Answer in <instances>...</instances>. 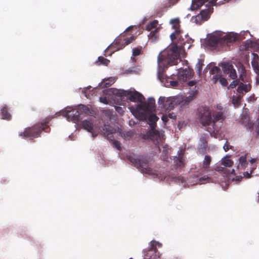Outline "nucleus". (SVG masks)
Masks as SVG:
<instances>
[{
    "instance_id": "nucleus-1",
    "label": "nucleus",
    "mask_w": 259,
    "mask_h": 259,
    "mask_svg": "<svg viewBox=\"0 0 259 259\" xmlns=\"http://www.w3.org/2000/svg\"><path fill=\"white\" fill-rule=\"evenodd\" d=\"M127 95L128 99L131 101L140 102L133 113L135 117L139 120H146L147 113L151 112L155 108V99L153 98H149L147 102L143 101L145 100L144 97L137 91L130 92L127 93Z\"/></svg>"
},
{
    "instance_id": "nucleus-2",
    "label": "nucleus",
    "mask_w": 259,
    "mask_h": 259,
    "mask_svg": "<svg viewBox=\"0 0 259 259\" xmlns=\"http://www.w3.org/2000/svg\"><path fill=\"white\" fill-rule=\"evenodd\" d=\"M235 40V37L231 34L225 35L222 37L212 35L208 37L207 45L217 51H224L227 50L229 44Z\"/></svg>"
},
{
    "instance_id": "nucleus-3",
    "label": "nucleus",
    "mask_w": 259,
    "mask_h": 259,
    "mask_svg": "<svg viewBox=\"0 0 259 259\" xmlns=\"http://www.w3.org/2000/svg\"><path fill=\"white\" fill-rule=\"evenodd\" d=\"M179 49L176 45H172L170 48L161 52L158 57V63L159 66L163 61H165L169 65H175L178 64L180 59Z\"/></svg>"
},
{
    "instance_id": "nucleus-4",
    "label": "nucleus",
    "mask_w": 259,
    "mask_h": 259,
    "mask_svg": "<svg viewBox=\"0 0 259 259\" xmlns=\"http://www.w3.org/2000/svg\"><path fill=\"white\" fill-rule=\"evenodd\" d=\"M50 119V117H47L42 122H38L31 127L26 128L23 132L19 134V136L24 138L33 139L39 137L42 131L49 132L50 128L48 124Z\"/></svg>"
},
{
    "instance_id": "nucleus-5",
    "label": "nucleus",
    "mask_w": 259,
    "mask_h": 259,
    "mask_svg": "<svg viewBox=\"0 0 259 259\" xmlns=\"http://www.w3.org/2000/svg\"><path fill=\"white\" fill-rule=\"evenodd\" d=\"M129 161L137 168L140 169L141 172L154 175V172L153 169L149 166V159L143 156H136L135 155H130L127 156Z\"/></svg>"
},
{
    "instance_id": "nucleus-6",
    "label": "nucleus",
    "mask_w": 259,
    "mask_h": 259,
    "mask_svg": "<svg viewBox=\"0 0 259 259\" xmlns=\"http://www.w3.org/2000/svg\"><path fill=\"white\" fill-rule=\"evenodd\" d=\"M135 39L133 36L130 37L122 38L120 37L114 41V42L110 45L105 51V56H111L115 52L123 49L126 46L130 44Z\"/></svg>"
},
{
    "instance_id": "nucleus-7",
    "label": "nucleus",
    "mask_w": 259,
    "mask_h": 259,
    "mask_svg": "<svg viewBox=\"0 0 259 259\" xmlns=\"http://www.w3.org/2000/svg\"><path fill=\"white\" fill-rule=\"evenodd\" d=\"M212 10L213 8L209 6L207 9L201 10L197 15L193 16L191 21L196 24H201L209 18L210 14L212 13Z\"/></svg>"
},
{
    "instance_id": "nucleus-8",
    "label": "nucleus",
    "mask_w": 259,
    "mask_h": 259,
    "mask_svg": "<svg viewBox=\"0 0 259 259\" xmlns=\"http://www.w3.org/2000/svg\"><path fill=\"white\" fill-rule=\"evenodd\" d=\"M200 121L203 125L212 123L211 112L207 107H202L199 110Z\"/></svg>"
},
{
    "instance_id": "nucleus-9",
    "label": "nucleus",
    "mask_w": 259,
    "mask_h": 259,
    "mask_svg": "<svg viewBox=\"0 0 259 259\" xmlns=\"http://www.w3.org/2000/svg\"><path fill=\"white\" fill-rule=\"evenodd\" d=\"M158 104L161 108H163L166 110H171L173 109L176 105L175 99L164 97H160L158 100Z\"/></svg>"
},
{
    "instance_id": "nucleus-10",
    "label": "nucleus",
    "mask_w": 259,
    "mask_h": 259,
    "mask_svg": "<svg viewBox=\"0 0 259 259\" xmlns=\"http://www.w3.org/2000/svg\"><path fill=\"white\" fill-rule=\"evenodd\" d=\"M151 138L155 143V145L157 146L159 150H160L159 144L163 143L165 140V136L163 131H159L154 128L151 129L150 132Z\"/></svg>"
},
{
    "instance_id": "nucleus-11",
    "label": "nucleus",
    "mask_w": 259,
    "mask_h": 259,
    "mask_svg": "<svg viewBox=\"0 0 259 259\" xmlns=\"http://www.w3.org/2000/svg\"><path fill=\"white\" fill-rule=\"evenodd\" d=\"M63 114L69 121H72L74 123H77L81 119L79 111L77 109L66 110L63 112Z\"/></svg>"
},
{
    "instance_id": "nucleus-12",
    "label": "nucleus",
    "mask_w": 259,
    "mask_h": 259,
    "mask_svg": "<svg viewBox=\"0 0 259 259\" xmlns=\"http://www.w3.org/2000/svg\"><path fill=\"white\" fill-rule=\"evenodd\" d=\"M222 67L224 73L226 74H229L231 78L232 79L237 78V75L236 71L232 64L229 63H222Z\"/></svg>"
},
{
    "instance_id": "nucleus-13",
    "label": "nucleus",
    "mask_w": 259,
    "mask_h": 259,
    "mask_svg": "<svg viewBox=\"0 0 259 259\" xmlns=\"http://www.w3.org/2000/svg\"><path fill=\"white\" fill-rule=\"evenodd\" d=\"M193 74V69L189 68H186L179 71L178 78L179 81L185 82L191 78Z\"/></svg>"
},
{
    "instance_id": "nucleus-14",
    "label": "nucleus",
    "mask_w": 259,
    "mask_h": 259,
    "mask_svg": "<svg viewBox=\"0 0 259 259\" xmlns=\"http://www.w3.org/2000/svg\"><path fill=\"white\" fill-rule=\"evenodd\" d=\"M199 142L198 147V150L200 153L204 154L206 153L208 146L206 135H202L200 138Z\"/></svg>"
},
{
    "instance_id": "nucleus-15",
    "label": "nucleus",
    "mask_w": 259,
    "mask_h": 259,
    "mask_svg": "<svg viewBox=\"0 0 259 259\" xmlns=\"http://www.w3.org/2000/svg\"><path fill=\"white\" fill-rule=\"evenodd\" d=\"M103 132L109 140L113 138L112 134L115 132V129L110 125L104 124L102 128Z\"/></svg>"
},
{
    "instance_id": "nucleus-16",
    "label": "nucleus",
    "mask_w": 259,
    "mask_h": 259,
    "mask_svg": "<svg viewBox=\"0 0 259 259\" xmlns=\"http://www.w3.org/2000/svg\"><path fill=\"white\" fill-rule=\"evenodd\" d=\"M248 154H245L240 156L239 158V163L237 166L238 169H244L248 165V162L247 160Z\"/></svg>"
},
{
    "instance_id": "nucleus-17",
    "label": "nucleus",
    "mask_w": 259,
    "mask_h": 259,
    "mask_svg": "<svg viewBox=\"0 0 259 259\" xmlns=\"http://www.w3.org/2000/svg\"><path fill=\"white\" fill-rule=\"evenodd\" d=\"M213 119L212 118V123L213 126V131H217V128H216L215 125V123L219 120H223L225 118V116L224 115V113L219 111L213 115Z\"/></svg>"
},
{
    "instance_id": "nucleus-18",
    "label": "nucleus",
    "mask_w": 259,
    "mask_h": 259,
    "mask_svg": "<svg viewBox=\"0 0 259 259\" xmlns=\"http://www.w3.org/2000/svg\"><path fill=\"white\" fill-rule=\"evenodd\" d=\"M184 153L181 151L180 153H179L178 156H176L174 158V163L176 167H181L184 166Z\"/></svg>"
},
{
    "instance_id": "nucleus-19",
    "label": "nucleus",
    "mask_w": 259,
    "mask_h": 259,
    "mask_svg": "<svg viewBox=\"0 0 259 259\" xmlns=\"http://www.w3.org/2000/svg\"><path fill=\"white\" fill-rule=\"evenodd\" d=\"M257 160V159L256 158H251L249 160L250 163V172H248L247 171L243 172L244 177H245L246 178H250L251 177V174L257 166L256 163Z\"/></svg>"
},
{
    "instance_id": "nucleus-20",
    "label": "nucleus",
    "mask_w": 259,
    "mask_h": 259,
    "mask_svg": "<svg viewBox=\"0 0 259 259\" xmlns=\"http://www.w3.org/2000/svg\"><path fill=\"white\" fill-rule=\"evenodd\" d=\"M82 127L89 132H92L93 130L94 122L93 120L91 119L84 120L81 123Z\"/></svg>"
},
{
    "instance_id": "nucleus-21",
    "label": "nucleus",
    "mask_w": 259,
    "mask_h": 259,
    "mask_svg": "<svg viewBox=\"0 0 259 259\" xmlns=\"http://www.w3.org/2000/svg\"><path fill=\"white\" fill-rule=\"evenodd\" d=\"M155 110V109L153 110V111ZM153 111V110L151 111V112ZM151 113V112H150ZM150 112L147 113V116L148 114H149ZM148 118L149 124H150L151 129L154 128V127L156 126V123L157 121L159 119V118L155 115V114H150L148 117L147 116L146 119Z\"/></svg>"
},
{
    "instance_id": "nucleus-22",
    "label": "nucleus",
    "mask_w": 259,
    "mask_h": 259,
    "mask_svg": "<svg viewBox=\"0 0 259 259\" xmlns=\"http://www.w3.org/2000/svg\"><path fill=\"white\" fill-rule=\"evenodd\" d=\"M251 85L249 84H244L242 82H240L237 88V92L240 94H243V92L245 93L248 92L250 91Z\"/></svg>"
},
{
    "instance_id": "nucleus-23",
    "label": "nucleus",
    "mask_w": 259,
    "mask_h": 259,
    "mask_svg": "<svg viewBox=\"0 0 259 259\" xmlns=\"http://www.w3.org/2000/svg\"><path fill=\"white\" fill-rule=\"evenodd\" d=\"M205 2H206L205 0H192L191 9L192 10H197Z\"/></svg>"
},
{
    "instance_id": "nucleus-24",
    "label": "nucleus",
    "mask_w": 259,
    "mask_h": 259,
    "mask_svg": "<svg viewBox=\"0 0 259 259\" xmlns=\"http://www.w3.org/2000/svg\"><path fill=\"white\" fill-rule=\"evenodd\" d=\"M211 161V157L209 155H205L202 165V168L204 169V171H207L209 168Z\"/></svg>"
},
{
    "instance_id": "nucleus-25",
    "label": "nucleus",
    "mask_w": 259,
    "mask_h": 259,
    "mask_svg": "<svg viewBox=\"0 0 259 259\" xmlns=\"http://www.w3.org/2000/svg\"><path fill=\"white\" fill-rule=\"evenodd\" d=\"M77 109L79 111L80 116L82 114H89L90 113V108L84 105L80 104L77 106Z\"/></svg>"
},
{
    "instance_id": "nucleus-26",
    "label": "nucleus",
    "mask_w": 259,
    "mask_h": 259,
    "mask_svg": "<svg viewBox=\"0 0 259 259\" xmlns=\"http://www.w3.org/2000/svg\"><path fill=\"white\" fill-rule=\"evenodd\" d=\"M170 23L172 25V27L173 29L177 31V32H182L181 30L180 29V21L179 19L176 18L174 19H171L170 21Z\"/></svg>"
},
{
    "instance_id": "nucleus-27",
    "label": "nucleus",
    "mask_w": 259,
    "mask_h": 259,
    "mask_svg": "<svg viewBox=\"0 0 259 259\" xmlns=\"http://www.w3.org/2000/svg\"><path fill=\"white\" fill-rule=\"evenodd\" d=\"M96 63L98 65H104L107 66L110 63V61L102 56H100L98 57V61Z\"/></svg>"
},
{
    "instance_id": "nucleus-28",
    "label": "nucleus",
    "mask_w": 259,
    "mask_h": 259,
    "mask_svg": "<svg viewBox=\"0 0 259 259\" xmlns=\"http://www.w3.org/2000/svg\"><path fill=\"white\" fill-rule=\"evenodd\" d=\"M2 117L4 119L10 120L11 118V115L8 112L7 108L4 107L1 110Z\"/></svg>"
},
{
    "instance_id": "nucleus-29",
    "label": "nucleus",
    "mask_w": 259,
    "mask_h": 259,
    "mask_svg": "<svg viewBox=\"0 0 259 259\" xmlns=\"http://www.w3.org/2000/svg\"><path fill=\"white\" fill-rule=\"evenodd\" d=\"M204 66L203 61L201 59H199L198 63L196 65V70L198 74L200 76L201 74L202 67Z\"/></svg>"
},
{
    "instance_id": "nucleus-30",
    "label": "nucleus",
    "mask_w": 259,
    "mask_h": 259,
    "mask_svg": "<svg viewBox=\"0 0 259 259\" xmlns=\"http://www.w3.org/2000/svg\"><path fill=\"white\" fill-rule=\"evenodd\" d=\"M134 136V133L131 131L123 132L121 134V137L125 140H129Z\"/></svg>"
},
{
    "instance_id": "nucleus-31",
    "label": "nucleus",
    "mask_w": 259,
    "mask_h": 259,
    "mask_svg": "<svg viewBox=\"0 0 259 259\" xmlns=\"http://www.w3.org/2000/svg\"><path fill=\"white\" fill-rule=\"evenodd\" d=\"M198 180V183L199 184H205L207 183H210L211 182V179L206 176H204L203 177H202L200 178Z\"/></svg>"
},
{
    "instance_id": "nucleus-32",
    "label": "nucleus",
    "mask_w": 259,
    "mask_h": 259,
    "mask_svg": "<svg viewBox=\"0 0 259 259\" xmlns=\"http://www.w3.org/2000/svg\"><path fill=\"white\" fill-rule=\"evenodd\" d=\"M158 21L156 20H153V21L150 22L147 25L146 29L148 31H150L152 29L156 27Z\"/></svg>"
},
{
    "instance_id": "nucleus-33",
    "label": "nucleus",
    "mask_w": 259,
    "mask_h": 259,
    "mask_svg": "<svg viewBox=\"0 0 259 259\" xmlns=\"http://www.w3.org/2000/svg\"><path fill=\"white\" fill-rule=\"evenodd\" d=\"M198 91L197 90L192 91V93L190 95L187 97L185 99V102H190L192 100L194 99L195 96L197 95Z\"/></svg>"
},
{
    "instance_id": "nucleus-34",
    "label": "nucleus",
    "mask_w": 259,
    "mask_h": 259,
    "mask_svg": "<svg viewBox=\"0 0 259 259\" xmlns=\"http://www.w3.org/2000/svg\"><path fill=\"white\" fill-rule=\"evenodd\" d=\"M241 97L240 96H233L232 97V103L234 106H239L241 103Z\"/></svg>"
},
{
    "instance_id": "nucleus-35",
    "label": "nucleus",
    "mask_w": 259,
    "mask_h": 259,
    "mask_svg": "<svg viewBox=\"0 0 259 259\" xmlns=\"http://www.w3.org/2000/svg\"><path fill=\"white\" fill-rule=\"evenodd\" d=\"M142 53V47L135 48L133 49L132 55L134 56H139Z\"/></svg>"
},
{
    "instance_id": "nucleus-36",
    "label": "nucleus",
    "mask_w": 259,
    "mask_h": 259,
    "mask_svg": "<svg viewBox=\"0 0 259 259\" xmlns=\"http://www.w3.org/2000/svg\"><path fill=\"white\" fill-rule=\"evenodd\" d=\"M222 164L226 167H231L233 164V162L231 159L226 158L222 161Z\"/></svg>"
},
{
    "instance_id": "nucleus-37",
    "label": "nucleus",
    "mask_w": 259,
    "mask_h": 259,
    "mask_svg": "<svg viewBox=\"0 0 259 259\" xmlns=\"http://www.w3.org/2000/svg\"><path fill=\"white\" fill-rule=\"evenodd\" d=\"M242 123L246 126L247 128L251 129L253 126V123L249 120V119L245 118L244 119H242Z\"/></svg>"
},
{
    "instance_id": "nucleus-38",
    "label": "nucleus",
    "mask_w": 259,
    "mask_h": 259,
    "mask_svg": "<svg viewBox=\"0 0 259 259\" xmlns=\"http://www.w3.org/2000/svg\"><path fill=\"white\" fill-rule=\"evenodd\" d=\"M181 33L182 32H177V31H175V32L172 33L170 35L171 39L173 41L177 38H180L182 37L181 35Z\"/></svg>"
},
{
    "instance_id": "nucleus-39",
    "label": "nucleus",
    "mask_w": 259,
    "mask_h": 259,
    "mask_svg": "<svg viewBox=\"0 0 259 259\" xmlns=\"http://www.w3.org/2000/svg\"><path fill=\"white\" fill-rule=\"evenodd\" d=\"M210 73L212 75L222 73L220 68L217 66H213L210 70Z\"/></svg>"
},
{
    "instance_id": "nucleus-40",
    "label": "nucleus",
    "mask_w": 259,
    "mask_h": 259,
    "mask_svg": "<svg viewBox=\"0 0 259 259\" xmlns=\"http://www.w3.org/2000/svg\"><path fill=\"white\" fill-rule=\"evenodd\" d=\"M112 93L113 94L116 95L117 96H118L119 97H122V96L126 95L125 92H124L123 91H120L119 90H115V89H114L113 90Z\"/></svg>"
},
{
    "instance_id": "nucleus-41",
    "label": "nucleus",
    "mask_w": 259,
    "mask_h": 259,
    "mask_svg": "<svg viewBox=\"0 0 259 259\" xmlns=\"http://www.w3.org/2000/svg\"><path fill=\"white\" fill-rule=\"evenodd\" d=\"M240 82H239V79H235L230 84L229 88L234 89L237 85H239Z\"/></svg>"
},
{
    "instance_id": "nucleus-42",
    "label": "nucleus",
    "mask_w": 259,
    "mask_h": 259,
    "mask_svg": "<svg viewBox=\"0 0 259 259\" xmlns=\"http://www.w3.org/2000/svg\"><path fill=\"white\" fill-rule=\"evenodd\" d=\"M222 77V73L213 75L212 80L213 83H215Z\"/></svg>"
},
{
    "instance_id": "nucleus-43",
    "label": "nucleus",
    "mask_w": 259,
    "mask_h": 259,
    "mask_svg": "<svg viewBox=\"0 0 259 259\" xmlns=\"http://www.w3.org/2000/svg\"><path fill=\"white\" fill-rule=\"evenodd\" d=\"M245 77H246V71H245L244 68H243L242 69V72H241V74L240 75L238 79H239V81L241 80L242 81H245L244 78Z\"/></svg>"
},
{
    "instance_id": "nucleus-44",
    "label": "nucleus",
    "mask_w": 259,
    "mask_h": 259,
    "mask_svg": "<svg viewBox=\"0 0 259 259\" xmlns=\"http://www.w3.org/2000/svg\"><path fill=\"white\" fill-rule=\"evenodd\" d=\"M157 32H158V29L156 28L154 30L151 31L149 36L151 37L152 38H153L154 39H156L157 37Z\"/></svg>"
},
{
    "instance_id": "nucleus-45",
    "label": "nucleus",
    "mask_w": 259,
    "mask_h": 259,
    "mask_svg": "<svg viewBox=\"0 0 259 259\" xmlns=\"http://www.w3.org/2000/svg\"><path fill=\"white\" fill-rule=\"evenodd\" d=\"M113 147L116 148L117 150L120 151L121 149V143L118 141H114L113 142Z\"/></svg>"
},
{
    "instance_id": "nucleus-46",
    "label": "nucleus",
    "mask_w": 259,
    "mask_h": 259,
    "mask_svg": "<svg viewBox=\"0 0 259 259\" xmlns=\"http://www.w3.org/2000/svg\"><path fill=\"white\" fill-rule=\"evenodd\" d=\"M252 66L254 72L258 71L259 70V64L257 62L254 61L252 62Z\"/></svg>"
},
{
    "instance_id": "nucleus-47",
    "label": "nucleus",
    "mask_w": 259,
    "mask_h": 259,
    "mask_svg": "<svg viewBox=\"0 0 259 259\" xmlns=\"http://www.w3.org/2000/svg\"><path fill=\"white\" fill-rule=\"evenodd\" d=\"M219 81L220 83L224 87H226L228 85V81L225 78L221 77Z\"/></svg>"
},
{
    "instance_id": "nucleus-48",
    "label": "nucleus",
    "mask_w": 259,
    "mask_h": 259,
    "mask_svg": "<svg viewBox=\"0 0 259 259\" xmlns=\"http://www.w3.org/2000/svg\"><path fill=\"white\" fill-rule=\"evenodd\" d=\"M163 153L165 154V157H167L168 155V148L167 145H165L163 147Z\"/></svg>"
},
{
    "instance_id": "nucleus-49",
    "label": "nucleus",
    "mask_w": 259,
    "mask_h": 259,
    "mask_svg": "<svg viewBox=\"0 0 259 259\" xmlns=\"http://www.w3.org/2000/svg\"><path fill=\"white\" fill-rule=\"evenodd\" d=\"M100 101L105 104H108V100L105 97H100Z\"/></svg>"
},
{
    "instance_id": "nucleus-50",
    "label": "nucleus",
    "mask_w": 259,
    "mask_h": 259,
    "mask_svg": "<svg viewBox=\"0 0 259 259\" xmlns=\"http://www.w3.org/2000/svg\"><path fill=\"white\" fill-rule=\"evenodd\" d=\"M170 85L174 88L177 87L178 85V81L175 80H171L170 81Z\"/></svg>"
},
{
    "instance_id": "nucleus-51",
    "label": "nucleus",
    "mask_w": 259,
    "mask_h": 259,
    "mask_svg": "<svg viewBox=\"0 0 259 259\" xmlns=\"http://www.w3.org/2000/svg\"><path fill=\"white\" fill-rule=\"evenodd\" d=\"M224 150L227 152L231 148V146H230L229 144L227 143V142L224 145Z\"/></svg>"
},
{
    "instance_id": "nucleus-52",
    "label": "nucleus",
    "mask_w": 259,
    "mask_h": 259,
    "mask_svg": "<svg viewBox=\"0 0 259 259\" xmlns=\"http://www.w3.org/2000/svg\"><path fill=\"white\" fill-rule=\"evenodd\" d=\"M115 110L118 113H119L121 115L123 113V110L122 107H118V106L116 107Z\"/></svg>"
},
{
    "instance_id": "nucleus-53",
    "label": "nucleus",
    "mask_w": 259,
    "mask_h": 259,
    "mask_svg": "<svg viewBox=\"0 0 259 259\" xmlns=\"http://www.w3.org/2000/svg\"><path fill=\"white\" fill-rule=\"evenodd\" d=\"M167 118H171V119H175L176 118V117H177V115L175 113H169L168 115H167Z\"/></svg>"
},
{
    "instance_id": "nucleus-54",
    "label": "nucleus",
    "mask_w": 259,
    "mask_h": 259,
    "mask_svg": "<svg viewBox=\"0 0 259 259\" xmlns=\"http://www.w3.org/2000/svg\"><path fill=\"white\" fill-rule=\"evenodd\" d=\"M196 83V81L195 80H191L188 82V84L190 87H192Z\"/></svg>"
},
{
    "instance_id": "nucleus-55",
    "label": "nucleus",
    "mask_w": 259,
    "mask_h": 259,
    "mask_svg": "<svg viewBox=\"0 0 259 259\" xmlns=\"http://www.w3.org/2000/svg\"><path fill=\"white\" fill-rule=\"evenodd\" d=\"M255 72L257 74V77L256 78V84H258L259 83V69H258V71H256Z\"/></svg>"
},
{
    "instance_id": "nucleus-56",
    "label": "nucleus",
    "mask_w": 259,
    "mask_h": 259,
    "mask_svg": "<svg viewBox=\"0 0 259 259\" xmlns=\"http://www.w3.org/2000/svg\"><path fill=\"white\" fill-rule=\"evenodd\" d=\"M162 120L164 122H166L167 120V115H163L162 117Z\"/></svg>"
},
{
    "instance_id": "nucleus-57",
    "label": "nucleus",
    "mask_w": 259,
    "mask_h": 259,
    "mask_svg": "<svg viewBox=\"0 0 259 259\" xmlns=\"http://www.w3.org/2000/svg\"><path fill=\"white\" fill-rule=\"evenodd\" d=\"M112 84V83L111 82H105V85H104V86H105V87L107 88V87H110Z\"/></svg>"
},
{
    "instance_id": "nucleus-58",
    "label": "nucleus",
    "mask_w": 259,
    "mask_h": 259,
    "mask_svg": "<svg viewBox=\"0 0 259 259\" xmlns=\"http://www.w3.org/2000/svg\"><path fill=\"white\" fill-rule=\"evenodd\" d=\"M256 136L259 134V127L256 128Z\"/></svg>"
},
{
    "instance_id": "nucleus-59",
    "label": "nucleus",
    "mask_w": 259,
    "mask_h": 259,
    "mask_svg": "<svg viewBox=\"0 0 259 259\" xmlns=\"http://www.w3.org/2000/svg\"><path fill=\"white\" fill-rule=\"evenodd\" d=\"M158 77H159V79H160V75H160V71H158Z\"/></svg>"
},
{
    "instance_id": "nucleus-60",
    "label": "nucleus",
    "mask_w": 259,
    "mask_h": 259,
    "mask_svg": "<svg viewBox=\"0 0 259 259\" xmlns=\"http://www.w3.org/2000/svg\"><path fill=\"white\" fill-rule=\"evenodd\" d=\"M234 171H235L234 169H232V170H231V174H234Z\"/></svg>"
},
{
    "instance_id": "nucleus-61",
    "label": "nucleus",
    "mask_w": 259,
    "mask_h": 259,
    "mask_svg": "<svg viewBox=\"0 0 259 259\" xmlns=\"http://www.w3.org/2000/svg\"><path fill=\"white\" fill-rule=\"evenodd\" d=\"M132 28V27H128V28L127 29V30H130V29Z\"/></svg>"
},
{
    "instance_id": "nucleus-62",
    "label": "nucleus",
    "mask_w": 259,
    "mask_h": 259,
    "mask_svg": "<svg viewBox=\"0 0 259 259\" xmlns=\"http://www.w3.org/2000/svg\"><path fill=\"white\" fill-rule=\"evenodd\" d=\"M130 259H133V258H130Z\"/></svg>"
}]
</instances>
